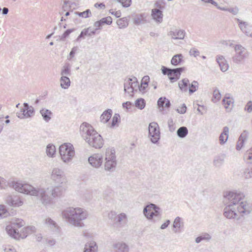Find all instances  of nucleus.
<instances>
[{"label":"nucleus","instance_id":"f257e3e1","mask_svg":"<svg viewBox=\"0 0 252 252\" xmlns=\"http://www.w3.org/2000/svg\"><path fill=\"white\" fill-rule=\"evenodd\" d=\"M7 185L19 192L37 196L45 205L51 203L53 198L61 195L64 190L62 186L36 189L30 184L14 181H9Z\"/></svg>","mask_w":252,"mask_h":252},{"label":"nucleus","instance_id":"f03ea898","mask_svg":"<svg viewBox=\"0 0 252 252\" xmlns=\"http://www.w3.org/2000/svg\"><path fill=\"white\" fill-rule=\"evenodd\" d=\"M223 201L226 207L224 209L223 215L229 219H234L237 216L236 210L239 202L244 197V195L241 193L233 191L225 192L223 195Z\"/></svg>","mask_w":252,"mask_h":252},{"label":"nucleus","instance_id":"7ed1b4c3","mask_svg":"<svg viewBox=\"0 0 252 252\" xmlns=\"http://www.w3.org/2000/svg\"><path fill=\"white\" fill-rule=\"evenodd\" d=\"M25 222L20 219L15 218L10 221V224L6 226L5 230L7 234L12 238L15 239L20 238L24 239L30 234L35 231L36 228L34 226H28L22 229L20 232L17 228H20L24 226Z\"/></svg>","mask_w":252,"mask_h":252},{"label":"nucleus","instance_id":"20e7f679","mask_svg":"<svg viewBox=\"0 0 252 252\" xmlns=\"http://www.w3.org/2000/svg\"><path fill=\"white\" fill-rule=\"evenodd\" d=\"M87 215L86 210L78 207H69L62 212L63 217L75 226L82 227L84 224L82 220L86 219Z\"/></svg>","mask_w":252,"mask_h":252},{"label":"nucleus","instance_id":"39448f33","mask_svg":"<svg viewBox=\"0 0 252 252\" xmlns=\"http://www.w3.org/2000/svg\"><path fill=\"white\" fill-rule=\"evenodd\" d=\"M59 153L64 162L70 161L75 155L74 147L70 143H64L59 147Z\"/></svg>","mask_w":252,"mask_h":252},{"label":"nucleus","instance_id":"423d86ee","mask_svg":"<svg viewBox=\"0 0 252 252\" xmlns=\"http://www.w3.org/2000/svg\"><path fill=\"white\" fill-rule=\"evenodd\" d=\"M104 169L106 171L112 172L117 165L115 150L114 148L108 149L106 151Z\"/></svg>","mask_w":252,"mask_h":252},{"label":"nucleus","instance_id":"0eeeda50","mask_svg":"<svg viewBox=\"0 0 252 252\" xmlns=\"http://www.w3.org/2000/svg\"><path fill=\"white\" fill-rule=\"evenodd\" d=\"M143 214L148 219L155 221L156 219H158L159 217L160 208L156 205L150 203L144 207Z\"/></svg>","mask_w":252,"mask_h":252},{"label":"nucleus","instance_id":"6e6552de","mask_svg":"<svg viewBox=\"0 0 252 252\" xmlns=\"http://www.w3.org/2000/svg\"><path fill=\"white\" fill-rule=\"evenodd\" d=\"M149 137L153 144L158 143L160 138V132L158 124L156 122H152L149 125Z\"/></svg>","mask_w":252,"mask_h":252},{"label":"nucleus","instance_id":"1a4fd4ad","mask_svg":"<svg viewBox=\"0 0 252 252\" xmlns=\"http://www.w3.org/2000/svg\"><path fill=\"white\" fill-rule=\"evenodd\" d=\"M85 141L88 143L89 146L95 149L101 148L104 144L102 136L96 131L90 135L88 139L85 140Z\"/></svg>","mask_w":252,"mask_h":252},{"label":"nucleus","instance_id":"9d476101","mask_svg":"<svg viewBox=\"0 0 252 252\" xmlns=\"http://www.w3.org/2000/svg\"><path fill=\"white\" fill-rule=\"evenodd\" d=\"M34 114V110L32 106H30L28 103L25 102L19 112L16 113L17 116L20 119H25L31 117Z\"/></svg>","mask_w":252,"mask_h":252},{"label":"nucleus","instance_id":"9b49d317","mask_svg":"<svg viewBox=\"0 0 252 252\" xmlns=\"http://www.w3.org/2000/svg\"><path fill=\"white\" fill-rule=\"evenodd\" d=\"M138 85V81L136 77H132L129 78L127 80L125 81L124 83V91L128 94L134 93L136 92L137 90L135 89Z\"/></svg>","mask_w":252,"mask_h":252},{"label":"nucleus","instance_id":"f8f14e48","mask_svg":"<svg viewBox=\"0 0 252 252\" xmlns=\"http://www.w3.org/2000/svg\"><path fill=\"white\" fill-rule=\"evenodd\" d=\"M80 128L82 136L85 140H87L88 137L96 131L91 125L87 123H83Z\"/></svg>","mask_w":252,"mask_h":252},{"label":"nucleus","instance_id":"ddd939ff","mask_svg":"<svg viewBox=\"0 0 252 252\" xmlns=\"http://www.w3.org/2000/svg\"><path fill=\"white\" fill-rule=\"evenodd\" d=\"M51 179L55 181V183L58 184H63L65 182L63 172L58 168H54L52 173Z\"/></svg>","mask_w":252,"mask_h":252},{"label":"nucleus","instance_id":"4468645a","mask_svg":"<svg viewBox=\"0 0 252 252\" xmlns=\"http://www.w3.org/2000/svg\"><path fill=\"white\" fill-rule=\"evenodd\" d=\"M245 50V48L241 45L238 44L235 45V51L236 55L232 57V60L234 63H239L244 59L245 56L243 54V52Z\"/></svg>","mask_w":252,"mask_h":252},{"label":"nucleus","instance_id":"2eb2a0df","mask_svg":"<svg viewBox=\"0 0 252 252\" xmlns=\"http://www.w3.org/2000/svg\"><path fill=\"white\" fill-rule=\"evenodd\" d=\"M103 158L102 155L98 154H94L88 158L89 163L94 167H99L102 163Z\"/></svg>","mask_w":252,"mask_h":252},{"label":"nucleus","instance_id":"dca6fc26","mask_svg":"<svg viewBox=\"0 0 252 252\" xmlns=\"http://www.w3.org/2000/svg\"><path fill=\"white\" fill-rule=\"evenodd\" d=\"M6 202L10 206L19 207L21 206L23 202L21 200L19 196L16 195H8L6 197Z\"/></svg>","mask_w":252,"mask_h":252},{"label":"nucleus","instance_id":"f3484780","mask_svg":"<svg viewBox=\"0 0 252 252\" xmlns=\"http://www.w3.org/2000/svg\"><path fill=\"white\" fill-rule=\"evenodd\" d=\"M236 20L238 23L239 28L242 32L247 36L252 37V27L249 26L248 24L246 22L243 21L238 18H236Z\"/></svg>","mask_w":252,"mask_h":252},{"label":"nucleus","instance_id":"a211bd4d","mask_svg":"<svg viewBox=\"0 0 252 252\" xmlns=\"http://www.w3.org/2000/svg\"><path fill=\"white\" fill-rule=\"evenodd\" d=\"M185 70L184 67H181L176 68H170L171 77L170 81L171 83H173L177 81L180 77L182 72Z\"/></svg>","mask_w":252,"mask_h":252},{"label":"nucleus","instance_id":"6ab92c4d","mask_svg":"<svg viewBox=\"0 0 252 252\" xmlns=\"http://www.w3.org/2000/svg\"><path fill=\"white\" fill-rule=\"evenodd\" d=\"M112 23V18L110 16H107L101 18L94 22V26L97 27V29L101 30L104 25H110Z\"/></svg>","mask_w":252,"mask_h":252},{"label":"nucleus","instance_id":"aec40b11","mask_svg":"<svg viewBox=\"0 0 252 252\" xmlns=\"http://www.w3.org/2000/svg\"><path fill=\"white\" fill-rule=\"evenodd\" d=\"M168 35L171 36L174 39H183L185 37L186 32L183 30L175 29L171 31L168 33Z\"/></svg>","mask_w":252,"mask_h":252},{"label":"nucleus","instance_id":"412c9836","mask_svg":"<svg viewBox=\"0 0 252 252\" xmlns=\"http://www.w3.org/2000/svg\"><path fill=\"white\" fill-rule=\"evenodd\" d=\"M237 212L241 214L242 216L244 215H249L252 211V209L250 208L249 205L246 204V202L241 201L240 205L237 207Z\"/></svg>","mask_w":252,"mask_h":252},{"label":"nucleus","instance_id":"4be33fe9","mask_svg":"<svg viewBox=\"0 0 252 252\" xmlns=\"http://www.w3.org/2000/svg\"><path fill=\"white\" fill-rule=\"evenodd\" d=\"M157 105L160 111H162L165 108H169L171 106L170 100L165 97H160L158 98Z\"/></svg>","mask_w":252,"mask_h":252},{"label":"nucleus","instance_id":"5701e85b","mask_svg":"<svg viewBox=\"0 0 252 252\" xmlns=\"http://www.w3.org/2000/svg\"><path fill=\"white\" fill-rule=\"evenodd\" d=\"M45 223L52 231L57 233H59L60 231V227L58 226L57 223L51 218H47L45 220Z\"/></svg>","mask_w":252,"mask_h":252},{"label":"nucleus","instance_id":"b1692460","mask_svg":"<svg viewBox=\"0 0 252 252\" xmlns=\"http://www.w3.org/2000/svg\"><path fill=\"white\" fill-rule=\"evenodd\" d=\"M126 216L125 213H121L117 215L116 218L114 221L113 225L116 227H121L123 224L126 221Z\"/></svg>","mask_w":252,"mask_h":252},{"label":"nucleus","instance_id":"393cba45","mask_svg":"<svg viewBox=\"0 0 252 252\" xmlns=\"http://www.w3.org/2000/svg\"><path fill=\"white\" fill-rule=\"evenodd\" d=\"M115 252H128L129 248L125 243L121 242L116 243L113 245Z\"/></svg>","mask_w":252,"mask_h":252},{"label":"nucleus","instance_id":"a878e982","mask_svg":"<svg viewBox=\"0 0 252 252\" xmlns=\"http://www.w3.org/2000/svg\"><path fill=\"white\" fill-rule=\"evenodd\" d=\"M216 61L220 67V70L222 72H225L228 69V64L222 56H217Z\"/></svg>","mask_w":252,"mask_h":252},{"label":"nucleus","instance_id":"bb28decb","mask_svg":"<svg viewBox=\"0 0 252 252\" xmlns=\"http://www.w3.org/2000/svg\"><path fill=\"white\" fill-rule=\"evenodd\" d=\"M248 132L246 130L241 134L236 147L237 150H240L243 147L244 142L248 137Z\"/></svg>","mask_w":252,"mask_h":252},{"label":"nucleus","instance_id":"cd10ccee","mask_svg":"<svg viewBox=\"0 0 252 252\" xmlns=\"http://www.w3.org/2000/svg\"><path fill=\"white\" fill-rule=\"evenodd\" d=\"M150 81V77L148 75L144 76L141 81L140 84L137 86L138 89L140 92L144 93Z\"/></svg>","mask_w":252,"mask_h":252},{"label":"nucleus","instance_id":"c85d7f7f","mask_svg":"<svg viewBox=\"0 0 252 252\" xmlns=\"http://www.w3.org/2000/svg\"><path fill=\"white\" fill-rule=\"evenodd\" d=\"M229 128L227 126L223 128L222 131L220 135L219 141L220 145L225 143L228 138Z\"/></svg>","mask_w":252,"mask_h":252},{"label":"nucleus","instance_id":"c756f323","mask_svg":"<svg viewBox=\"0 0 252 252\" xmlns=\"http://www.w3.org/2000/svg\"><path fill=\"white\" fill-rule=\"evenodd\" d=\"M151 15L153 19L157 23H160L162 22L163 14L161 10L159 9H153L152 10Z\"/></svg>","mask_w":252,"mask_h":252},{"label":"nucleus","instance_id":"7c9ffc66","mask_svg":"<svg viewBox=\"0 0 252 252\" xmlns=\"http://www.w3.org/2000/svg\"><path fill=\"white\" fill-rule=\"evenodd\" d=\"M97 246L94 241H90L85 244L84 252H96Z\"/></svg>","mask_w":252,"mask_h":252},{"label":"nucleus","instance_id":"2f4dec72","mask_svg":"<svg viewBox=\"0 0 252 252\" xmlns=\"http://www.w3.org/2000/svg\"><path fill=\"white\" fill-rule=\"evenodd\" d=\"M112 110L110 109H107L105 110L101 115L100 119L101 122L105 124L107 123L112 117Z\"/></svg>","mask_w":252,"mask_h":252},{"label":"nucleus","instance_id":"473e14b6","mask_svg":"<svg viewBox=\"0 0 252 252\" xmlns=\"http://www.w3.org/2000/svg\"><path fill=\"white\" fill-rule=\"evenodd\" d=\"M40 113L43 119L46 122H49L51 120L53 115V113L51 110L46 108L41 109L40 110Z\"/></svg>","mask_w":252,"mask_h":252},{"label":"nucleus","instance_id":"72a5a7b5","mask_svg":"<svg viewBox=\"0 0 252 252\" xmlns=\"http://www.w3.org/2000/svg\"><path fill=\"white\" fill-rule=\"evenodd\" d=\"M189 85V80L187 78H184L178 83V86L181 91L183 92H187Z\"/></svg>","mask_w":252,"mask_h":252},{"label":"nucleus","instance_id":"f704fd0d","mask_svg":"<svg viewBox=\"0 0 252 252\" xmlns=\"http://www.w3.org/2000/svg\"><path fill=\"white\" fill-rule=\"evenodd\" d=\"M182 62H183V56L181 54H178L172 57L171 63L174 66H177L181 64Z\"/></svg>","mask_w":252,"mask_h":252},{"label":"nucleus","instance_id":"c9c22d12","mask_svg":"<svg viewBox=\"0 0 252 252\" xmlns=\"http://www.w3.org/2000/svg\"><path fill=\"white\" fill-rule=\"evenodd\" d=\"M145 18L144 13L137 14L133 17V23L136 25H139L144 22Z\"/></svg>","mask_w":252,"mask_h":252},{"label":"nucleus","instance_id":"e433bc0d","mask_svg":"<svg viewBox=\"0 0 252 252\" xmlns=\"http://www.w3.org/2000/svg\"><path fill=\"white\" fill-rule=\"evenodd\" d=\"M189 130L186 126L180 127L177 130V135L180 138H185L188 134Z\"/></svg>","mask_w":252,"mask_h":252},{"label":"nucleus","instance_id":"4c0bfd02","mask_svg":"<svg viewBox=\"0 0 252 252\" xmlns=\"http://www.w3.org/2000/svg\"><path fill=\"white\" fill-rule=\"evenodd\" d=\"M225 158V155L224 154H222L220 156L216 157L214 158L213 161V164L216 167H220L221 166L224 161V159Z\"/></svg>","mask_w":252,"mask_h":252},{"label":"nucleus","instance_id":"58836bf2","mask_svg":"<svg viewBox=\"0 0 252 252\" xmlns=\"http://www.w3.org/2000/svg\"><path fill=\"white\" fill-rule=\"evenodd\" d=\"M61 86L63 89H66L70 86V79L66 76H62L60 79Z\"/></svg>","mask_w":252,"mask_h":252},{"label":"nucleus","instance_id":"ea45409f","mask_svg":"<svg viewBox=\"0 0 252 252\" xmlns=\"http://www.w3.org/2000/svg\"><path fill=\"white\" fill-rule=\"evenodd\" d=\"M71 65L68 63H66L63 66L61 74L62 76H70L71 75Z\"/></svg>","mask_w":252,"mask_h":252},{"label":"nucleus","instance_id":"a19ab883","mask_svg":"<svg viewBox=\"0 0 252 252\" xmlns=\"http://www.w3.org/2000/svg\"><path fill=\"white\" fill-rule=\"evenodd\" d=\"M182 219L179 217H177L175 219L173 224V227L174 228L173 231L175 233L179 232L180 228L181 226V224H183V222H181Z\"/></svg>","mask_w":252,"mask_h":252},{"label":"nucleus","instance_id":"79ce46f5","mask_svg":"<svg viewBox=\"0 0 252 252\" xmlns=\"http://www.w3.org/2000/svg\"><path fill=\"white\" fill-rule=\"evenodd\" d=\"M91 27L83 29L77 38L75 40V41L79 42L81 39H85L86 36L88 35V32H89V29Z\"/></svg>","mask_w":252,"mask_h":252},{"label":"nucleus","instance_id":"37998d69","mask_svg":"<svg viewBox=\"0 0 252 252\" xmlns=\"http://www.w3.org/2000/svg\"><path fill=\"white\" fill-rule=\"evenodd\" d=\"M74 14L75 15L85 18L90 17L92 15L91 11L89 9H87L83 12L75 11Z\"/></svg>","mask_w":252,"mask_h":252},{"label":"nucleus","instance_id":"c03bdc74","mask_svg":"<svg viewBox=\"0 0 252 252\" xmlns=\"http://www.w3.org/2000/svg\"><path fill=\"white\" fill-rule=\"evenodd\" d=\"M120 116L118 113H115L113 117L112 122L110 124V127L113 128L115 126H118L119 123L120 122Z\"/></svg>","mask_w":252,"mask_h":252},{"label":"nucleus","instance_id":"a18cd8bd","mask_svg":"<svg viewBox=\"0 0 252 252\" xmlns=\"http://www.w3.org/2000/svg\"><path fill=\"white\" fill-rule=\"evenodd\" d=\"M47 155L50 157H53L56 154V148L54 145L49 144L46 147Z\"/></svg>","mask_w":252,"mask_h":252},{"label":"nucleus","instance_id":"49530a36","mask_svg":"<svg viewBox=\"0 0 252 252\" xmlns=\"http://www.w3.org/2000/svg\"><path fill=\"white\" fill-rule=\"evenodd\" d=\"M75 31V29L74 28L66 30L61 36H59V40L62 41H64L66 38L69 36V34Z\"/></svg>","mask_w":252,"mask_h":252},{"label":"nucleus","instance_id":"de8ad7c7","mask_svg":"<svg viewBox=\"0 0 252 252\" xmlns=\"http://www.w3.org/2000/svg\"><path fill=\"white\" fill-rule=\"evenodd\" d=\"M117 24L120 29L126 28L128 26V22L126 17H123L117 20Z\"/></svg>","mask_w":252,"mask_h":252},{"label":"nucleus","instance_id":"09e8293b","mask_svg":"<svg viewBox=\"0 0 252 252\" xmlns=\"http://www.w3.org/2000/svg\"><path fill=\"white\" fill-rule=\"evenodd\" d=\"M145 100L142 98H138L135 101V106L140 110L144 109L145 107Z\"/></svg>","mask_w":252,"mask_h":252},{"label":"nucleus","instance_id":"8fccbe9b","mask_svg":"<svg viewBox=\"0 0 252 252\" xmlns=\"http://www.w3.org/2000/svg\"><path fill=\"white\" fill-rule=\"evenodd\" d=\"M198 88V83L196 81H193L191 84H189V94H192L197 91Z\"/></svg>","mask_w":252,"mask_h":252},{"label":"nucleus","instance_id":"3c124183","mask_svg":"<svg viewBox=\"0 0 252 252\" xmlns=\"http://www.w3.org/2000/svg\"><path fill=\"white\" fill-rule=\"evenodd\" d=\"M223 104L225 108V109H228L229 107L233 103V102L232 101V100L230 99V97L229 96H227V95L226 94L225 97L222 100Z\"/></svg>","mask_w":252,"mask_h":252},{"label":"nucleus","instance_id":"603ef678","mask_svg":"<svg viewBox=\"0 0 252 252\" xmlns=\"http://www.w3.org/2000/svg\"><path fill=\"white\" fill-rule=\"evenodd\" d=\"M221 98V94L217 88H215L213 92L212 101L214 102L219 100Z\"/></svg>","mask_w":252,"mask_h":252},{"label":"nucleus","instance_id":"864d4df0","mask_svg":"<svg viewBox=\"0 0 252 252\" xmlns=\"http://www.w3.org/2000/svg\"><path fill=\"white\" fill-rule=\"evenodd\" d=\"M9 213L7 212L5 207L3 205H0V219L7 216Z\"/></svg>","mask_w":252,"mask_h":252},{"label":"nucleus","instance_id":"5fc2aeb1","mask_svg":"<svg viewBox=\"0 0 252 252\" xmlns=\"http://www.w3.org/2000/svg\"><path fill=\"white\" fill-rule=\"evenodd\" d=\"M78 49L77 46H74L71 50L69 55L67 57V60L71 61L74 57Z\"/></svg>","mask_w":252,"mask_h":252},{"label":"nucleus","instance_id":"6e6d98bb","mask_svg":"<svg viewBox=\"0 0 252 252\" xmlns=\"http://www.w3.org/2000/svg\"><path fill=\"white\" fill-rule=\"evenodd\" d=\"M161 70L162 73L163 75H167L169 79L170 80V77H171L170 68L164 66H162Z\"/></svg>","mask_w":252,"mask_h":252},{"label":"nucleus","instance_id":"4d7b16f0","mask_svg":"<svg viewBox=\"0 0 252 252\" xmlns=\"http://www.w3.org/2000/svg\"><path fill=\"white\" fill-rule=\"evenodd\" d=\"M244 176L246 179L252 177V167L246 168L244 171Z\"/></svg>","mask_w":252,"mask_h":252},{"label":"nucleus","instance_id":"13d9d810","mask_svg":"<svg viewBox=\"0 0 252 252\" xmlns=\"http://www.w3.org/2000/svg\"><path fill=\"white\" fill-rule=\"evenodd\" d=\"M124 7H128L131 4V0H117Z\"/></svg>","mask_w":252,"mask_h":252},{"label":"nucleus","instance_id":"bf43d9fd","mask_svg":"<svg viewBox=\"0 0 252 252\" xmlns=\"http://www.w3.org/2000/svg\"><path fill=\"white\" fill-rule=\"evenodd\" d=\"M168 126L170 132H173L175 130L176 127L173 123L172 119H170L168 121Z\"/></svg>","mask_w":252,"mask_h":252},{"label":"nucleus","instance_id":"052dcab7","mask_svg":"<svg viewBox=\"0 0 252 252\" xmlns=\"http://www.w3.org/2000/svg\"><path fill=\"white\" fill-rule=\"evenodd\" d=\"M244 158L247 160L252 159V148L246 152L244 155Z\"/></svg>","mask_w":252,"mask_h":252},{"label":"nucleus","instance_id":"680f3d73","mask_svg":"<svg viewBox=\"0 0 252 252\" xmlns=\"http://www.w3.org/2000/svg\"><path fill=\"white\" fill-rule=\"evenodd\" d=\"M155 4V6L158 8V9L161 10L164 8V5L165 4V3L162 0H158L156 1Z\"/></svg>","mask_w":252,"mask_h":252},{"label":"nucleus","instance_id":"e2e57ef3","mask_svg":"<svg viewBox=\"0 0 252 252\" xmlns=\"http://www.w3.org/2000/svg\"><path fill=\"white\" fill-rule=\"evenodd\" d=\"M199 51L194 48H191L189 51L190 55L191 56H193L194 57H196L199 56Z\"/></svg>","mask_w":252,"mask_h":252},{"label":"nucleus","instance_id":"0e129e2a","mask_svg":"<svg viewBox=\"0 0 252 252\" xmlns=\"http://www.w3.org/2000/svg\"><path fill=\"white\" fill-rule=\"evenodd\" d=\"M187 106L185 103H183L182 105L181 109H177L176 111L181 114H184L186 112Z\"/></svg>","mask_w":252,"mask_h":252},{"label":"nucleus","instance_id":"69168bd1","mask_svg":"<svg viewBox=\"0 0 252 252\" xmlns=\"http://www.w3.org/2000/svg\"><path fill=\"white\" fill-rule=\"evenodd\" d=\"M200 236L202 238V241L203 240L209 241L211 239V235L207 233H202L200 235Z\"/></svg>","mask_w":252,"mask_h":252},{"label":"nucleus","instance_id":"338daca9","mask_svg":"<svg viewBox=\"0 0 252 252\" xmlns=\"http://www.w3.org/2000/svg\"><path fill=\"white\" fill-rule=\"evenodd\" d=\"M245 110L248 112H252V101H249L245 107Z\"/></svg>","mask_w":252,"mask_h":252},{"label":"nucleus","instance_id":"774afa93","mask_svg":"<svg viewBox=\"0 0 252 252\" xmlns=\"http://www.w3.org/2000/svg\"><path fill=\"white\" fill-rule=\"evenodd\" d=\"M117 215H116V213L114 211H111L108 214V218L110 220H113V221L115 220V219L116 218Z\"/></svg>","mask_w":252,"mask_h":252}]
</instances>
